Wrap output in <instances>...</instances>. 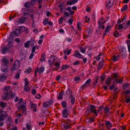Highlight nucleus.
Segmentation results:
<instances>
[{
	"label": "nucleus",
	"mask_w": 130,
	"mask_h": 130,
	"mask_svg": "<svg viewBox=\"0 0 130 130\" xmlns=\"http://www.w3.org/2000/svg\"><path fill=\"white\" fill-rule=\"evenodd\" d=\"M6 77L5 75L2 74L0 75V80L3 82L6 79Z\"/></svg>",
	"instance_id": "17"
},
{
	"label": "nucleus",
	"mask_w": 130,
	"mask_h": 130,
	"mask_svg": "<svg viewBox=\"0 0 130 130\" xmlns=\"http://www.w3.org/2000/svg\"><path fill=\"white\" fill-rule=\"evenodd\" d=\"M106 79L107 80L106 81L105 83L106 84L108 85L111 82V78L110 77H108L107 79Z\"/></svg>",
	"instance_id": "30"
},
{
	"label": "nucleus",
	"mask_w": 130,
	"mask_h": 130,
	"mask_svg": "<svg viewBox=\"0 0 130 130\" xmlns=\"http://www.w3.org/2000/svg\"><path fill=\"white\" fill-rule=\"evenodd\" d=\"M73 56L78 58H84V56L80 54L79 51L78 50L75 51V52L73 55Z\"/></svg>",
	"instance_id": "4"
},
{
	"label": "nucleus",
	"mask_w": 130,
	"mask_h": 130,
	"mask_svg": "<svg viewBox=\"0 0 130 130\" xmlns=\"http://www.w3.org/2000/svg\"><path fill=\"white\" fill-rule=\"evenodd\" d=\"M64 17H61L58 20V23L59 24H61L63 21V20L64 19Z\"/></svg>",
	"instance_id": "36"
},
{
	"label": "nucleus",
	"mask_w": 130,
	"mask_h": 130,
	"mask_svg": "<svg viewBox=\"0 0 130 130\" xmlns=\"http://www.w3.org/2000/svg\"><path fill=\"white\" fill-rule=\"evenodd\" d=\"M81 22L80 21L78 22L77 24V27L78 29L81 30Z\"/></svg>",
	"instance_id": "33"
},
{
	"label": "nucleus",
	"mask_w": 130,
	"mask_h": 130,
	"mask_svg": "<svg viewBox=\"0 0 130 130\" xmlns=\"http://www.w3.org/2000/svg\"><path fill=\"white\" fill-rule=\"evenodd\" d=\"M48 20V19H45L43 22V24L44 25H46L47 24Z\"/></svg>",
	"instance_id": "44"
},
{
	"label": "nucleus",
	"mask_w": 130,
	"mask_h": 130,
	"mask_svg": "<svg viewBox=\"0 0 130 130\" xmlns=\"http://www.w3.org/2000/svg\"><path fill=\"white\" fill-rule=\"evenodd\" d=\"M106 127L108 129H110L112 126V123L109 121H105Z\"/></svg>",
	"instance_id": "12"
},
{
	"label": "nucleus",
	"mask_w": 130,
	"mask_h": 130,
	"mask_svg": "<svg viewBox=\"0 0 130 130\" xmlns=\"http://www.w3.org/2000/svg\"><path fill=\"white\" fill-rule=\"evenodd\" d=\"M36 0H31L30 4L32 5H34L36 4Z\"/></svg>",
	"instance_id": "58"
},
{
	"label": "nucleus",
	"mask_w": 130,
	"mask_h": 130,
	"mask_svg": "<svg viewBox=\"0 0 130 130\" xmlns=\"http://www.w3.org/2000/svg\"><path fill=\"white\" fill-rule=\"evenodd\" d=\"M30 43V42L29 41H28L26 42L24 44V46L25 47L27 48V47L29 45V44Z\"/></svg>",
	"instance_id": "46"
},
{
	"label": "nucleus",
	"mask_w": 130,
	"mask_h": 130,
	"mask_svg": "<svg viewBox=\"0 0 130 130\" xmlns=\"http://www.w3.org/2000/svg\"><path fill=\"white\" fill-rule=\"evenodd\" d=\"M95 106L93 105H91L90 108L89 109V111L91 113H93L96 115L97 114L96 110V109Z\"/></svg>",
	"instance_id": "6"
},
{
	"label": "nucleus",
	"mask_w": 130,
	"mask_h": 130,
	"mask_svg": "<svg viewBox=\"0 0 130 130\" xmlns=\"http://www.w3.org/2000/svg\"><path fill=\"white\" fill-rule=\"evenodd\" d=\"M127 5H124L121 9L122 11H123L124 10H126L127 9Z\"/></svg>",
	"instance_id": "42"
},
{
	"label": "nucleus",
	"mask_w": 130,
	"mask_h": 130,
	"mask_svg": "<svg viewBox=\"0 0 130 130\" xmlns=\"http://www.w3.org/2000/svg\"><path fill=\"white\" fill-rule=\"evenodd\" d=\"M111 27L110 25H108L106 27L105 31L103 33V37L106 35V33L108 32L111 29Z\"/></svg>",
	"instance_id": "9"
},
{
	"label": "nucleus",
	"mask_w": 130,
	"mask_h": 130,
	"mask_svg": "<svg viewBox=\"0 0 130 130\" xmlns=\"http://www.w3.org/2000/svg\"><path fill=\"white\" fill-rule=\"evenodd\" d=\"M45 60V58L41 56L40 59V61L41 62H43Z\"/></svg>",
	"instance_id": "64"
},
{
	"label": "nucleus",
	"mask_w": 130,
	"mask_h": 130,
	"mask_svg": "<svg viewBox=\"0 0 130 130\" xmlns=\"http://www.w3.org/2000/svg\"><path fill=\"white\" fill-rule=\"evenodd\" d=\"M2 62L4 66H8V64L9 63L8 60L5 57L2 59Z\"/></svg>",
	"instance_id": "11"
},
{
	"label": "nucleus",
	"mask_w": 130,
	"mask_h": 130,
	"mask_svg": "<svg viewBox=\"0 0 130 130\" xmlns=\"http://www.w3.org/2000/svg\"><path fill=\"white\" fill-rule=\"evenodd\" d=\"M62 114L63 117L65 118L67 117L69 113H68L67 109H65L62 111Z\"/></svg>",
	"instance_id": "10"
},
{
	"label": "nucleus",
	"mask_w": 130,
	"mask_h": 130,
	"mask_svg": "<svg viewBox=\"0 0 130 130\" xmlns=\"http://www.w3.org/2000/svg\"><path fill=\"white\" fill-rule=\"evenodd\" d=\"M60 62H57L55 63V66L56 69H58L60 67Z\"/></svg>",
	"instance_id": "29"
},
{
	"label": "nucleus",
	"mask_w": 130,
	"mask_h": 130,
	"mask_svg": "<svg viewBox=\"0 0 130 130\" xmlns=\"http://www.w3.org/2000/svg\"><path fill=\"white\" fill-rule=\"evenodd\" d=\"M55 57L53 55H51L49 58L48 61L49 62V64L51 66L52 65L53 63L55 60Z\"/></svg>",
	"instance_id": "8"
},
{
	"label": "nucleus",
	"mask_w": 130,
	"mask_h": 130,
	"mask_svg": "<svg viewBox=\"0 0 130 130\" xmlns=\"http://www.w3.org/2000/svg\"><path fill=\"white\" fill-rule=\"evenodd\" d=\"M86 50V48H83L82 47L80 48V50L81 52L83 53H85Z\"/></svg>",
	"instance_id": "45"
},
{
	"label": "nucleus",
	"mask_w": 130,
	"mask_h": 130,
	"mask_svg": "<svg viewBox=\"0 0 130 130\" xmlns=\"http://www.w3.org/2000/svg\"><path fill=\"white\" fill-rule=\"evenodd\" d=\"M94 119L95 118H90L88 119V121L90 123L93 122L94 121Z\"/></svg>",
	"instance_id": "48"
},
{
	"label": "nucleus",
	"mask_w": 130,
	"mask_h": 130,
	"mask_svg": "<svg viewBox=\"0 0 130 130\" xmlns=\"http://www.w3.org/2000/svg\"><path fill=\"white\" fill-rule=\"evenodd\" d=\"M24 90L26 93L29 92L30 90V88L28 86H24Z\"/></svg>",
	"instance_id": "19"
},
{
	"label": "nucleus",
	"mask_w": 130,
	"mask_h": 130,
	"mask_svg": "<svg viewBox=\"0 0 130 130\" xmlns=\"http://www.w3.org/2000/svg\"><path fill=\"white\" fill-rule=\"evenodd\" d=\"M71 98V103L72 104H73L75 103V98L74 96L73 95L70 97Z\"/></svg>",
	"instance_id": "39"
},
{
	"label": "nucleus",
	"mask_w": 130,
	"mask_h": 130,
	"mask_svg": "<svg viewBox=\"0 0 130 130\" xmlns=\"http://www.w3.org/2000/svg\"><path fill=\"white\" fill-rule=\"evenodd\" d=\"M31 68H28L27 69H26V72L27 73H29L31 71Z\"/></svg>",
	"instance_id": "53"
},
{
	"label": "nucleus",
	"mask_w": 130,
	"mask_h": 130,
	"mask_svg": "<svg viewBox=\"0 0 130 130\" xmlns=\"http://www.w3.org/2000/svg\"><path fill=\"white\" fill-rule=\"evenodd\" d=\"M33 95H35L36 93V90L34 89H32L31 91Z\"/></svg>",
	"instance_id": "56"
},
{
	"label": "nucleus",
	"mask_w": 130,
	"mask_h": 130,
	"mask_svg": "<svg viewBox=\"0 0 130 130\" xmlns=\"http://www.w3.org/2000/svg\"><path fill=\"white\" fill-rule=\"evenodd\" d=\"M105 78V76L104 75H102L101 77L100 78L102 80H103Z\"/></svg>",
	"instance_id": "57"
},
{
	"label": "nucleus",
	"mask_w": 130,
	"mask_h": 130,
	"mask_svg": "<svg viewBox=\"0 0 130 130\" xmlns=\"http://www.w3.org/2000/svg\"><path fill=\"white\" fill-rule=\"evenodd\" d=\"M8 66H6V67H2L1 68V71L3 72H7L8 71Z\"/></svg>",
	"instance_id": "23"
},
{
	"label": "nucleus",
	"mask_w": 130,
	"mask_h": 130,
	"mask_svg": "<svg viewBox=\"0 0 130 130\" xmlns=\"http://www.w3.org/2000/svg\"><path fill=\"white\" fill-rule=\"evenodd\" d=\"M19 29L20 31H21L22 32H23L25 30V27L24 26H22L20 27Z\"/></svg>",
	"instance_id": "47"
},
{
	"label": "nucleus",
	"mask_w": 130,
	"mask_h": 130,
	"mask_svg": "<svg viewBox=\"0 0 130 130\" xmlns=\"http://www.w3.org/2000/svg\"><path fill=\"white\" fill-rule=\"evenodd\" d=\"M72 49H70L69 50H68V49H66L64 50L63 51V53L65 54H67L68 55H69L71 52Z\"/></svg>",
	"instance_id": "24"
},
{
	"label": "nucleus",
	"mask_w": 130,
	"mask_h": 130,
	"mask_svg": "<svg viewBox=\"0 0 130 130\" xmlns=\"http://www.w3.org/2000/svg\"><path fill=\"white\" fill-rule=\"evenodd\" d=\"M6 115V113L5 112L2 111L0 113V116L3 117H5Z\"/></svg>",
	"instance_id": "38"
},
{
	"label": "nucleus",
	"mask_w": 130,
	"mask_h": 130,
	"mask_svg": "<svg viewBox=\"0 0 130 130\" xmlns=\"http://www.w3.org/2000/svg\"><path fill=\"white\" fill-rule=\"evenodd\" d=\"M104 112L107 113H108L109 111V109L107 107H105L104 108Z\"/></svg>",
	"instance_id": "50"
},
{
	"label": "nucleus",
	"mask_w": 130,
	"mask_h": 130,
	"mask_svg": "<svg viewBox=\"0 0 130 130\" xmlns=\"http://www.w3.org/2000/svg\"><path fill=\"white\" fill-rule=\"evenodd\" d=\"M113 35L116 37H118L119 36L118 33L117 31H115L114 32Z\"/></svg>",
	"instance_id": "51"
},
{
	"label": "nucleus",
	"mask_w": 130,
	"mask_h": 130,
	"mask_svg": "<svg viewBox=\"0 0 130 130\" xmlns=\"http://www.w3.org/2000/svg\"><path fill=\"white\" fill-rule=\"evenodd\" d=\"M120 55L124 59L126 58L127 54L125 48H122L121 51L120 52Z\"/></svg>",
	"instance_id": "2"
},
{
	"label": "nucleus",
	"mask_w": 130,
	"mask_h": 130,
	"mask_svg": "<svg viewBox=\"0 0 130 130\" xmlns=\"http://www.w3.org/2000/svg\"><path fill=\"white\" fill-rule=\"evenodd\" d=\"M31 125L30 123H27L26 125V127L28 130H30L31 129Z\"/></svg>",
	"instance_id": "28"
},
{
	"label": "nucleus",
	"mask_w": 130,
	"mask_h": 130,
	"mask_svg": "<svg viewBox=\"0 0 130 130\" xmlns=\"http://www.w3.org/2000/svg\"><path fill=\"white\" fill-rule=\"evenodd\" d=\"M103 18H100V21L98 23H105V21L103 22Z\"/></svg>",
	"instance_id": "61"
},
{
	"label": "nucleus",
	"mask_w": 130,
	"mask_h": 130,
	"mask_svg": "<svg viewBox=\"0 0 130 130\" xmlns=\"http://www.w3.org/2000/svg\"><path fill=\"white\" fill-rule=\"evenodd\" d=\"M118 59L117 56L115 55H114L112 57V60L113 61H117Z\"/></svg>",
	"instance_id": "54"
},
{
	"label": "nucleus",
	"mask_w": 130,
	"mask_h": 130,
	"mask_svg": "<svg viewBox=\"0 0 130 130\" xmlns=\"http://www.w3.org/2000/svg\"><path fill=\"white\" fill-rule=\"evenodd\" d=\"M73 21V19H70L68 20V22L71 25L72 24Z\"/></svg>",
	"instance_id": "60"
},
{
	"label": "nucleus",
	"mask_w": 130,
	"mask_h": 130,
	"mask_svg": "<svg viewBox=\"0 0 130 130\" xmlns=\"http://www.w3.org/2000/svg\"><path fill=\"white\" fill-rule=\"evenodd\" d=\"M116 81L117 83H120L122 82L123 80L122 79H116Z\"/></svg>",
	"instance_id": "49"
},
{
	"label": "nucleus",
	"mask_w": 130,
	"mask_h": 130,
	"mask_svg": "<svg viewBox=\"0 0 130 130\" xmlns=\"http://www.w3.org/2000/svg\"><path fill=\"white\" fill-rule=\"evenodd\" d=\"M80 64V61L78 60L76 61L74 63H73V65H76Z\"/></svg>",
	"instance_id": "52"
},
{
	"label": "nucleus",
	"mask_w": 130,
	"mask_h": 130,
	"mask_svg": "<svg viewBox=\"0 0 130 130\" xmlns=\"http://www.w3.org/2000/svg\"><path fill=\"white\" fill-rule=\"evenodd\" d=\"M38 71L39 73H42L44 71L45 68L43 66H41L39 69L37 68Z\"/></svg>",
	"instance_id": "22"
},
{
	"label": "nucleus",
	"mask_w": 130,
	"mask_h": 130,
	"mask_svg": "<svg viewBox=\"0 0 130 130\" xmlns=\"http://www.w3.org/2000/svg\"><path fill=\"white\" fill-rule=\"evenodd\" d=\"M20 66V62L18 60H17L15 61L14 64L13 70H17L19 69Z\"/></svg>",
	"instance_id": "3"
},
{
	"label": "nucleus",
	"mask_w": 130,
	"mask_h": 130,
	"mask_svg": "<svg viewBox=\"0 0 130 130\" xmlns=\"http://www.w3.org/2000/svg\"><path fill=\"white\" fill-rule=\"evenodd\" d=\"M59 93V95L58 97V98L59 99L62 100L63 99L62 95L64 93L63 92H61Z\"/></svg>",
	"instance_id": "32"
},
{
	"label": "nucleus",
	"mask_w": 130,
	"mask_h": 130,
	"mask_svg": "<svg viewBox=\"0 0 130 130\" xmlns=\"http://www.w3.org/2000/svg\"><path fill=\"white\" fill-rule=\"evenodd\" d=\"M54 101L52 99L48 100L45 102H44L43 104V105L45 108H47L48 106L53 103Z\"/></svg>",
	"instance_id": "1"
},
{
	"label": "nucleus",
	"mask_w": 130,
	"mask_h": 130,
	"mask_svg": "<svg viewBox=\"0 0 130 130\" xmlns=\"http://www.w3.org/2000/svg\"><path fill=\"white\" fill-rule=\"evenodd\" d=\"M23 104H21V107L23 109H24L25 108V107L26 105V102L24 101L23 102Z\"/></svg>",
	"instance_id": "41"
},
{
	"label": "nucleus",
	"mask_w": 130,
	"mask_h": 130,
	"mask_svg": "<svg viewBox=\"0 0 130 130\" xmlns=\"http://www.w3.org/2000/svg\"><path fill=\"white\" fill-rule=\"evenodd\" d=\"M104 62V59H103V60H101L99 63L98 67V70H100L102 68L103 66Z\"/></svg>",
	"instance_id": "21"
},
{
	"label": "nucleus",
	"mask_w": 130,
	"mask_h": 130,
	"mask_svg": "<svg viewBox=\"0 0 130 130\" xmlns=\"http://www.w3.org/2000/svg\"><path fill=\"white\" fill-rule=\"evenodd\" d=\"M98 23L99 24V28H102L103 29L105 28V26L103 24L104 23Z\"/></svg>",
	"instance_id": "34"
},
{
	"label": "nucleus",
	"mask_w": 130,
	"mask_h": 130,
	"mask_svg": "<svg viewBox=\"0 0 130 130\" xmlns=\"http://www.w3.org/2000/svg\"><path fill=\"white\" fill-rule=\"evenodd\" d=\"M61 105L63 108H65L67 106V104L66 102L65 101H63L61 102Z\"/></svg>",
	"instance_id": "27"
},
{
	"label": "nucleus",
	"mask_w": 130,
	"mask_h": 130,
	"mask_svg": "<svg viewBox=\"0 0 130 130\" xmlns=\"http://www.w3.org/2000/svg\"><path fill=\"white\" fill-rule=\"evenodd\" d=\"M21 31L19 29H16L12 32V34H14L16 36H18L20 34Z\"/></svg>",
	"instance_id": "14"
},
{
	"label": "nucleus",
	"mask_w": 130,
	"mask_h": 130,
	"mask_svg": "<svg viewBox=\"0 0 130 130\" xmlns=\"http://www.w3.org/2000/svg\"><path fill=\"white\" fill-rule=\"evenodd\" d=\"M41 97L40 94H38L37 95L35 96V98L36 99H40Z\"/></svg>",
	"instance_id": "62"
},
{
	"label": "nucleus",
	"mask_w": 130,
	"mask_h": 130,
	"mask_svg": "<svg viewBox=\"0 0 130 130\" xmlns=\"http://www.w3.org/2000/svg\"><path fill=\"white\" fill-rule=\"evenodd\" d=\"M26 18L24 17H22L19 19V22L22 23H24L25 21Z\"/></svg>",
	"instance_id": "25"
},
{
	"label": "nucleus",
	"mask_w": 130,
	"mask_h": 130,
	"mask_svg": "<svg viewBox=\"0 0 130 130\" xmlns=\"http://www.w3.org/2000/svg\"><path fill=\"white\" fill-rule=\"evenodd\" d=\"M112 76L115 80L117 79V78L120 77L119 76H118V75L116 73H113L112 75Z\"/></svg>",
	"instance_id": "35"
},
{
	"label": "nucleus",
	"mask_w": 130,
	"mask_h": 130,
	"mask_svg": "<svg viewBox=\"0 0 130 130\" xmlns=\"http://www.w3.org/2000/svg\"><path fill=\"white\" fill-rule=\"evenodd\" d=\"M64 127L65 129H67L71 128V126L69 125L66 124L64 125Z\"/></svg>",
	"instance_id": "40"
},
{
	"label": "nucleus",
	"mask_w": 130,
	"mask_h": 130,
	"mask_svg": "<svg viewBox=\"0 0 130 130\" xmlns=\"http://www.w3.org/2000/svg\"><path fill=\"white\" fill-rule=\"evenodd\" d=\"M10 94L7 93V91L4 93L2 96V98L3 100H7L9 98Z\"/></svg>",
	"instance_id": "5"
},
{
	"label": "nucleus",
	"mask_w": 130,
	"mask_h": 130,
	"mask_svg": "<svg viewBox=\"0 0 130 130\" xmlns=\"http://www.w3.org/2000/svg\"><path fill=\"white\" fill-rule=\"evenodd\" d=\"M69 67L70 66L68 65H67V64L63 65L62 66L61 68V70L60 71H61L64 69H67L69 68Z\"/></svg>",
	"instance_id": "20"
},
{
	"label": "nucleus",
	"mask_w": 130,
	"mask_h": 130,
	"mask_svg": "<svg viewBox=\"0 0 130 130\" xmlns=\"http://www.w3.org/2000/svg\"><path fill=\"white\" fill-rule=\"evenodd\" d=\"M113 4V0H108L106 2V7L108 8H110L112 6Z\"/></svg>",
	"instance_id": "7"
},
{
	"label": "nucleus",
	"mask_w": 130,
	"mask_h": 130,
	"mask_svg": "<svg viewBox=\"0 0 130 130\" xmlns=\"http://www.w3.org/2000/svg\"><path fill=\"white\" fill-rule=\"evenodd\" d=\"M91 81L90 79H89L87 80L83 85V87L85 88L89 87V84L90 83Z\"/></svg>",
	"instance_id": "18"
},
{
	"label": "nucleus",
	"mask_w": 130,
	"mask_h": 130,
	"mask_svg": "<svg viewBox=\"0 0 130 130\" xmlns=\"http://www.w3.org/2000/svg\"><path fill=\"white\" fill-rule=\"evenodd\" d=\"M9 50L10 49L8 47H5L2 49V51L3 54H5L9 52Z\"/></svg>",
	"instance_id": "16"
},
{
	"label": "nucleus",
	"mask_w": 130,
	"mask_h": 130,
	"mask_svg": "<svg viewBox=\"0 0 130 130\" xmlns=\"http://www.w3.org/2000/svg\"><path fill=\"white\" fill-rule=\"evenodd\" d=\"M16 16V15L15 14H14L13 16H10L9 17L10 21H11L12 19H13Z\"/></svg>",
	"instance_id": "59"
},
{
	"label": "nucleus",
	"mask_w": 130,
	"mask_h": 130,
	"mask_svg": "<svg viewBox=\"0 0 130 130\" xmlns=\"http://www.w3.org/2000/svg\"><path fill=\"white\" fill-rule=\"evenodd\" d=\"M66 94L69 96L70 97L73 95L72 94V90L71 89L69 88L67 90Z\"/></svg>",
	"instance_id": "15"
},
{
	"label": "nucleus",
	"mask_w": 130,
	"mask_h": 130,
	"mask_svg": "<svg viewBox=\"0 0 130 130\" xmlns=\"http://www.w3.org/2000/svg\"><path fill=\"white\" fill-rule=\"evenodd\" d=\"M7 46L8 47V48H9L12 47L13 46V45L11 44V42H9L8 44V45Z\"/></svg>",
	"instance_id": "55"
},
{
	"label": "nucleus",
	"mask_w": 130,
	"mask_h": 130,
	"mask_svg": "<svg viewBox=\"0 0 130 130\" xmlns=\"http://www.w3.org/2000/svg\"><path fill=\"white\" fill-rule=\"evenodd\" d=\"M130 25V20H129L127 22V23L126 24V25L125 26H124V27H125V29H126L129 25Z\"/></svg>",
	"instance_id": "43"
},
{
	"label": "nucleus",
	"mask_w": 130,
	"mask_h": 130,
	"mask_svg": "<svg viewBox=\"0 0 130 130\" xmlns=\"http://www.w3.org/2000/svg\"><path fill=\"white\" fill-rule=\"evenodd\" d=\"M66 4L67 5H74L75 4L74 3V2L72 0L69 1H67L66 2Z\"/></svg>",
	"instance_id": "31"
},
{
	"label": "nucleus",
	"mask_w": 130,
	"mask_h": 130,
	"mask_svg": "<svg viewBox=\"0 0 130 130\" xmlns=\"http://www.w3.org/2000/svg\"><path fill=\"white\" fill-rule=\"evenodd\" d=\"M6 103L3 101H1L0 102V106L2 108H4L6 106Z\"/></svg>",
	"instance_id": "26"
},
{
	"label": "nucleus",
	"mask_w": 130,
	"mask_h": 130,
	"mask_svg": "<svg viewBox=\"0 0 130 130\" xmlns=\"http://www.w3.org/2000/svg\"><path fill=\"white\" fill-rule=\"evenodd\" d=\"M30 106L33 109V110L34 111H37L36 108L37 107V105L36 104H34L32 103H31Z\"/></svg>",
	"instance_id": "13"
},
{
	"label": "nucleus",
	"mask_w": 130,
	"mask_h": 130,
	"mask_svg": "<svg viewBox=\"0 0 130 130\" xmlns=\"http://www.w3.org/2000/svg\"><path fill=\"white\" fill-rule=\"evenodd\" d=\"M123 27L124 28V27L123 26V25L122 24H120L119 25V29H122Z\"/></svg>",
	"instance_id": "63"
},
{
	"label": "nucleus",
	"mask_w": 130,
	"mask_h": 130,
	"mask_svg": "<svg viewBox=\"0 0 130 130\" xmlns=\"http://www.w3.org/2000/svg\"><path fill=\"white\" fill-rule=\"evenodd\" d=\"M30 6V4L29 3L26 2L25 4V7L26 8H29Z\"/></svg>",
	"instance_id": "37"
}]
</instances>
